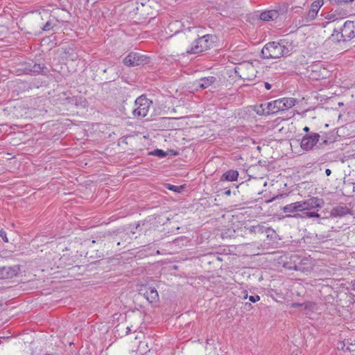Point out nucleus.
I'll use <instances>...</instances> for the list:
<instances>
[{
  "mask_svg": "<svg viewBox=\"0 0 355 355\" xmlns=\"http://www.w3.org/2000/svg\"><path fill=\"white\" fill-rule=\"evenodd\" d=\"M324 205L322 199L312 197L302 201H297L288 204L282 208L285 214H288L287 217H295L301 219H307L312 218H320L318 214L319 209Z\"/></svg>",
  "mask_w": 355,
  "mask_h": 355,
  "instance_id": "f257e3e1",
  "label": "nucleus"
},
{
  "mask_svg": "<svg viewBox=\"0 0 355 355\" xmlns=\"http://www.w3.org/2000/svg\"><path fill=\"white\" fill-rule=\"evenodd\" d=\"M293 49L292 41L286 38L266 44L261 50V54L263 58L276 59L291 55Z\"/></svg>",
  "mask_w": 355,
  "mask_h": 355,
  "instance_id": "f03ea898",
  "label": "nucleus"
},
{
  "mask_svg": "<svg viewBox=\"0 0 355 355\" xmlns=\"http://www.w3.org/2000/svg\"><path fill=\"white\" fill-rule=\"evenodd\" d=\"M296 103L297 100L294 98H282L268 102L266 103V114H271L287 110L293 107Z\"/></svg>",
  "mask_w": 355,
  "mask_h": 355,
  "instance_id": "7ed1b4c3",
  "label": "nucleus"
},
{
  "mask_svg": "<svg viewBox=\"0 0 355 355\" xmlns=\"http://www.w3.org/2000/svg\"><path fill=\"white\" fill-rule=\"evenodd\" d=\"M152 101L144 96H140L135 101V109L132 111V114L135 117H144L148 112Z\"/></svg>",
  "mask_w": 355,
  "mask_h": 355,
  "instance_id": "20e7f679",
  "label": "nucleus"
},
{
  "mask_svg": "<svg viewBox=\"0 0 355 355\" xmlns=\"http://www.w3.org/2000/svg\"><path fill=\"white\" fill-rule=\"evenodd\" d=\"M210 35H205L198 37L194 40L191 47L187 50L188 54H196L202 53L210 48Z\"/></svg>",
  "mask_w": 355,
  "mask_h": 355,
  "instance_id": "39448f33",
  "label": "nucleus"
},
{
  "mask_svg": "<svg viewBox=\"0 0 355 355\" xmlns=\"http://www.w3.org/2000/svg\"><path fill=\"white\" fill-rule=\"evenodd\" d=\"M148 62V57L138 53L131 52L124 59L123 63L128 67H135Z\"/></svg>",
  "mask_w": 355,
  "mask_h": 355,
  "instance_id": "423d86ee",
  "label": "nucleus"
},
{
  "mask_svg": "<svg viewBox=\"0 0 355 355\" xmlns=\"http://www.w3.org/2000/svg\"><path fill=\"white\" fill-rule=\"evenodd\" d=\"M254 72V67L250 63L240 64L235 68V73L244 80L253 79L255 77Z\"/></svg>",
  "mask_w": 355,
  "mask_h": 355,
  "instance_id": "0eeeda50",
  "label": "nucleus"
},
{
  "mask_svg": "<svg viewBox=\"0 0 355 355\" xmlns=\"http://www.w3.org/2000/svg\"><path fill=\"white\" fill-rule=\"evenodd\" d=\"M320 136L318 133L311 132L304 136L301 141V148L306 151L311 150L319 141Z\"/></svg>",
  "mask_w": 355,
  "mask_h": 355,
  "instance_id": "6e6552de",
  "label": "nucleus"
},
{
  "mask_svg": "<svg viewBox=\"0 0 355 355\" xmlns=\"http://www.w3.org/2000/svg\"><path fill=\"white\" fill-rule=\"evenodd\" d=\"M343 42L349 41L355 37V21H346L340 32Z\"/></svg>",
  "mask_w": 355,
  "mask_h": 355,
  "instance_id": "1a4fd4ad",
  "label": "nucleus"
},
{
  "mask_svg": "<svg viewBox=\"0 0 355 355\" xmlns=\"http://www.w3.org/2000/svg\"><path fill=\"white\" fill-rule=\"evenodd\" d=\"M140 293L144 295L149 303H155L159 301V295L155 288L145 286L140 290Z\"/></svg>",
  "mask_w": 355,
  "mask_h": 355,
  "instance_id": "9d476101",
  "label": "nucleus"
},
{
  "mask_svg": "<svg viewBox=\"0 0 355 355\" xmlns=\"http://www.w3.org/2000/svg\"><path fill=\"white\" fill-rule=\"evenodd\" d=\"M324 19L332 21L343 19L349 15V12L344 9H336L331 12H327L322 14Z\"/></svg>",
  "mask_w": 355,
  "mask_h": 355,
  "instance_id": "9b49d317",
  "label": "nucleus"
},
{
  "mask_svg": "<svg viewBox=\"0 0 355 355\" xmlns=\"http://www.w3.org/2000/svg\"><path fill=\"white\" fill-rule=\"evenodd\" d=\"M19 267L17 265L12 266L1 267V279H11L16 277L19 272Z\"/></svg>",
  "mask_w": 355,
  "mask_h": 355,
  "instance_id": "f8f14e48",
  "label": "nucleus"
},
{
  "mask_svg": "<svg viewBox=\"0 0 355 355\" xmlns=\"http://www.w3.org/2000/svg\"><path fill=\"white\" fill-rule=\"evenodd\" d=\"M329 75V71L324 67L315 66L313 67L310 78L313 80H320L327 78Z\"/></svg>",
  "mask_w": 355,
  "mask_h": 355,
  "instance_id": "ddd939ff",
  "label": "nucleus"
},
{
  "mask_svg": "<svg viewBox=\"0 0 355 355\" xmlns=\"http://www.w3.org/2000/svg\"><path fill=\"white\" fill-rule=\"evenodd\" d=\"M323 0H317L312 3L311 8L307 13V21L313 20L316 17L319 10L323 6Z\"/></svg>",
  "mask_w": 355,
  "mask_h": 355,
  "instance_id": "4468645a",
  "label": "nucleus"
},
{
  "mask_svg": "<svg viewBox=\"0 0 355 355\" xmlns=\"http://www.w3.org/2000/svg\"><path fill=\"white\" fill-rule=\"evenodd\" d=\"M288 268H293L295 270H299L302 272L309 271L311 269L310 261L308 259H301L297 264H295L293 267Z\"/></svg>",
  "mask_w": 355,
  "mask_h": 355,
  "instance_id": "2eb2a0df",
  "label": "nucleus"
},
{
  "mask_svg": "<svg viewBox=\"0 0 355 355\" xmlns=\"http://www.w3.org/2000/svg\"><path fill=\"white\" fill-rule=\"evenodd\" d=\"M279 17V12L276 10H270L262 12L260 15V19L268 21L277 19Z\"/></svg>",
  "mask_w": 355,
  "mask_h": 355,
  "instance_id": "dca6fc26",
  "label": "nucleus"
},
{
  "mask_svg": "<svg viewBox=\"0 0 355 355\" xmlns=\"http://www.w3.org/2000/svg\"><path fill=\"white\" fill-rule=\"evenodd\" d=\"M349 213V209L347 207L338 206L334 207L330 212L332 217H342Z\"/></svg>",
  "mask_w": 355,
  "mask_h": 355,
  "instance_id": "f3484780",
  "label": "nucleus"
},
{
  "mask_svg": "<svg viewBox=\"0 0 355 355\" xmlns=\"http://www.w3.org/2000/svg\"><path fill=\"white\" fill-rule=\"evenodd\" d=\"M239 177V172L235 170H229L224 173L221 178V181L234 182L237 180Z\"/></svg>",
  "mask_w": 355,
  "mask_h": 355,
  "instance_id": "a211bd4d",
  "label": "nucleus"
},
{
  "mask_svg": "<svg viewBox=\"0 0 355 355\" xmlns=\"http://www.w3.org/2000/svg\"><path fill=\"white\" fill-rule=\"evenodd\" d=\"M216 81V78L214 76H208L200 78L198 80V86L201 89H207L212 85Z\"/></svg>",
  "mask_w": 355,
  "mask_h": 355,
  "instance_id": "6ab92c4d",
  "label": "nucleus"
},
{
  "mask_svg": "<svg viewBox=\"0 0 355 355\" xmlns=\"http://www.w3.org/2000/svg\"><path fill=\"white\" fill-rule=\"evenodd\" d=\"M44 65L42 64H34L33 65H30L29 67H26V70L33 73H42L44 69Z\"/></svg>",
  "mask_w": 355,
  "mask_h": 355,
  "instance_id": "aec40b11",
  "label": "nucleus"
},
{
  "mask_svg": "<svg viewBox=\"0 0 355 355\" xmlns=\"http://www.w3.org/2000/svg\"><path fill=\"white\" fill-rule=\"evenodd\" d=\"M249 232L250 233H264L266 232V228L261 225H257L251 226L248 228Z\"/></svg>",
  "mask_w": 355,
  "mask_h": 355,
  "instance_id": "412c9836",
  "label": "nucleus"
},
{
  "mask_svg": "<svg viewBox=\"0 0 355 355\" xmlns=\"http://www.w3.org/2000/svg\"><path fill=\"white\" fill-rule=\"evenodd\" d=\"M149 155L157 156L159 157H164L165 156H166L167 153L163 150L156 149L153 151L150 152Z\"/></svg>",
  "mask_w": 355,
  "mask_h": 355,
  "instance_id": "4be33fe9",
  "label": "nucleus"
},
{
  "mask_svg": "<svg viewBox=\"0 0 355 355\" xmlns=\"http://www.w3.org/2000/svg\"><path fill=\"white\" fill-rule=\"evenodd\" d=\"M333 5H342L348 2H352L354 0H329Z\"/></svg>",
  "mask_w": 355,
  "mask_h": 355,
  "instance_id": "5701e85b",
  "label": "nucleus"
},
{
  "mask_svg": "<svg viewBox=\"0 0 355 355\" xmlns=\"http://www.w3.org/2000/svg\"><path fill=\"white\" fill-rule=\"evenodd\" d=\"M302 307L304 309L306 310H313L315 307V304L311 302H306L304 303H302Z\"/></svg>",
  "mask_w": 355,
  "mask_h": 355,
  "instance_id": "b1692460",
  "label": "nucleus"
},
{
  "mask_svg": "<svg viewBox=\"0 0 355 355\" xmlns=\"http://www.w3.org/2000/svg\"><path fill=\"white\" fill-rule=\"evenodd\" d=\"M257 112L259 115H268L266 114V104H261L260 105V109L257 110Z\"/></svg>",
  "mask_w": 355,
  "mask_h": 355,
  "instance_id": "393cba45",
  "label": "nucleus"
},
{
  "mask_svg": "<svg viewBox=\"0 0 355 355\" xmlns=\"http://www.w3.org/2000/svg\"><path fill=\"white\" fill-rule=\"evenodd\" d=\"M0 237H1L4 242H8V239L6 236V232L3 230H0Z\"/></svg>",
  "mask_w": 355,
  "mask_h": 355,
  "instance_id": "a878e982",
  "label": "nucleus"
},
{
  "mask_svg": "<svg viewBox=\"0 0 355 355\" xmlns=\"http://www.w3.org/2000/svg\"><path fill=\"white\" fill-rule=\"evenodd\" d=\"M166 188L168 189L169 190H171V191H173L180 192L179 187L175 186V185H172V184H168L167 185Z\"/></svg>",
  "mask_w": 355,
  "mask_h": 355,
  "instance_id": "bb28decb",
  "label": "nucleus"
},
{
  "mask_svg": "<svg viewBox=\"0 0 355 355\" xmlns=\"http://www.w3.org/2000/svg\"><path fill=\"white\" fill-rule=\"evenodd\" d=\"M259 300H260V297L258 295H250L249 297V300L254 303L256 302H258Z\"/></svg>",
  "mask_w": 355,
  "mask_h": 355,
  "instance_id": "cd10ccee",
  "label": "nucleus"
},
{
  "mask_svg": "<svg viewBox=\"0 0 355 355\" xmlns=\"http://www.w3.org/2000/svg\"><path fill=\"white\" fill-rule=\"evenodd\" d=\"M51 28H52L51 24L49 21H47L45 24V25L42 27V30L44 31H49L50 29H51Z\"/></svg>",
  "mask_w": 355,
  "mask_h": 355,
  "instance_id": "c85d7f7f",
  "label": "nucleus"
},
{
  "mask_svg": "<svg viewBox=\"0 0 355 355\" xmlns=\"http://www.w3.org/2000/svg\"><path fill=\"white\" fill-rule=\"evenodd\" d=\"M291 306L292 308H299L302 307V305L300 303H293Z\"/></svg>",
  "mask_w": 355,
  "mask_h": 355,
  "instance_id": "c756f323",
  "label": "nucleus"
},
{
  "mask_svg": "<svg viewBox=\"0 0 355 355\" xmlns=\"http://www.w3.org/2000/svg\"><path fill=\"white\" fill-rule=\"evenodd\" d=\"M264 85H265L266 89H268V90L270 89L271 87H272L270 83H267V82H266L264 83Z\"/></svg>",
  "mask_w": 355,
  "mask_h": 355,
  "instance_id": "7c9ffc66",
  "label": "nucleus"
},
{
  "mask_svg": "<svg viewBox=\"0 0 355 355\" xmlns=\"http://www.w3.org/2000/svg\"><path fill=\"white\" fill-rule=\"evenodd\" d=\"M325 173H326V175H327V176H329V175H330V174L331 173V170H330L329 168H327V169L325 170Z\"/></svg>",
  "mask_w": 355,
  "mask_h": 355,
  "instance_id": "2f4dec72",
  "label": "nucleus"
},
{
  "mask_svg": "<svg viewBox=\"0 0 355 355\" xmlns=\"http://www.w3.org/2000/svg\"><path fill=\"white\" fill-rule=\"evenodd\" d=\"M303 130L306 132H308L309 131V128L306 126L303 128Z\"/></svg>",
  "mask_w": 355,
  "mask_h": 355,
  "instance_id": "473e14b6",
  "label": "nucleus"
},
{
  "mask_svg": "<svg viewBox=\"0 0 355 355\" xmlns=\"http://www.w3.org/2000/svg\"><path fill=\"white\" fill-rule=\"evenodd\" d=\"M327 142H328V141H327V139H324V140L322 141V144H327Z\"/></svg>",
  "mask_w": 355,
  "mask_h": 355,
  "instance_id": "72a5a7b5",
  "label": "nucleus"
},
{
  "mask_svg": "<svg viewBox=\"0 0 355 355\" xmlns=\"http://www.w3.org/2000/svg\"><path fill=\"white\" fill-rule=\"evenodd\" d=\"M245 306H251V304H250V303H246V304H245Z\"/></svg>",
  "mask_w": 355,
  "mask_h": 355,
  "instance_id": "f704fd0d",
  "label": "nucleus"
},
{
  "mask_svg": "<svg viewBox=\"0 0 355 355\" xmlns=\"http://www.w3.org/2000/svg\"><path fill=\"white\" fill-rule=\"evenodd\" d=\"M341 345H342L341 347H342V349H343V347H344V346H345V343H341Z\"/></svg>",
  "mask_w": 355,
  "mask_h": 355,
  "instance_id": "c9c22d12",
  "label": "nucleus"
},
{
  "mask_svg": "<svg viewBox=\"0 0 355 355\" xmlns=\"http://www.w3.org/2000/svg\"><path fill=\"white\" fill-rule=\"evenodd\" d=\"M230 193V190L226 191V194L229 195Z\"/></svg>",
  "mask_w": 355,
  "mask_h": 355,
  "instance_id": "e433bc0d",
  "label": "nucleus"
},
{
  "mask_svg": "<svg viewBox=\"0 0 355 355\" xmlns=\"http://www.w3.org/2000/svg\"><path fill=\"white\" fill-rule=\"evenodd\" d=\"M130 331V329L129 328H128V331L127 333H129Z\"/></svg>",
  "mask_w": 355,
  "mask_h": 355,
  "instance_id": "4c0bfd02",
  "label": "nucleus"
},
{
  "mask_svg": "<svg viewBox=\"0 0 355 355\" xmlns=\"http://www.w3.org/2000/svg\"><path fill=\"white\" fill-rule=\"evenodd\" d=\"M248 297V295L245 294V295L244 296V298H247Z\"/></svg>",
  "mask_w": 355,
  "mask_h": 355,
  "instance_id": "58836bf2",
  "label": "nucleus"
},
{
  "mask_svg": "<svg viewBox=\"0 0 355 355\" xmlns=\"http://www.w3.org/2000/svg\"><path fill=\"white\" fill-rule=\"evenodd\" d=\"M346 349H347V350L350 351V349L349 348V347H347L346 348Z\"/></svg>",
  "mask_w": 355,
  "mask_h": 355,
  "instance_id": "ea45409f",
  "label": "nucleus"
}]
</instances>
